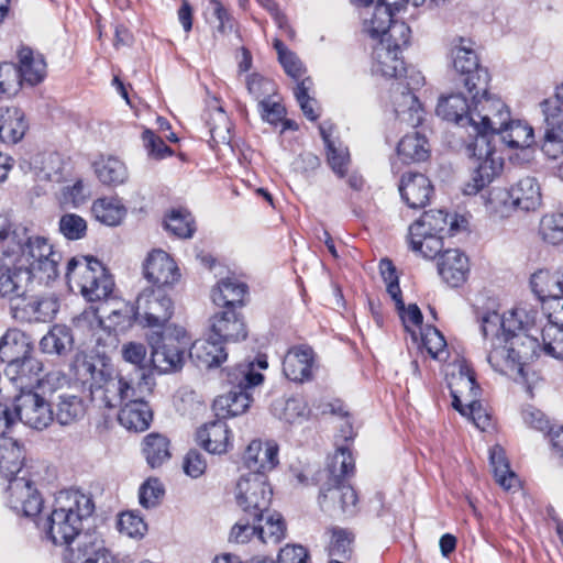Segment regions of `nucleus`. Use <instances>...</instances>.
I'll use <instances>...</instances> for the list:
<instances>
[{"label":"nucleus","mask_w":563,"mask_h":563,"mask_svg":"<svg viewBox=\"0 0 563 563\" xmlns=\"http://www.w3.org/2000/svg\"><path fill=\"white\" fill-rule=\"evenodd\" d=\"M538 311L527 306L504 314L488 311L479 318L486 361L495 372L527 382L526 366L537 355L538 340L530 333Z\"/></svg>","instance_id":"f257e3e1"},{"label":"nucleus","mask_w":563,"mask_h":563,"mask_svg":"<svg viewBox=\"0 0 563 563\" xmlns=\"http://www.w3.org/2000/svg\"><path fill=\"white\" fill-rule=\"evenodd\" d=\"M509 115L510 111L500 98L490 93L473 97L468 129L476 137L467 150L476 158L477 166L463 188L465 195H476L499 175L503 159L492 145L490 137L508 123Z\"/></svg>","instance_id":"f03ea898"},{"label":"nucleus","mask_w":563,"mask_h":563,"mask_svg":"<svg viewBox=\"0 0 563 563\" xmlns=\"http://www.w3.org/2000/svg\"><path fill=\"white\" fill-rule=\"evenodd\" d=\"M70 372L91 400L112 409L122 406L131 397H145L152 393L153 382L148 375L139 372V382L115 375L113 368L102 360L77 354Z\"/></svg>","instance_id":"7ed1b4c3"},{"label":"nucleus","mask_w":563,"mask_h":563,"mask_svg":"<svg viewBox=\"0 0 563 563\" xmlns=\"http://www.w3.org/2000/svg\"><path fill=\"white\" fill-rule=\"evenodd\" d=\"M95 511V504L89 495L79 490H63L55 498L49 516L40 526L46 532L47 538L56 545L70 544L77 538L76 543L85 534L82 522ZM86 536H88L86 533Z\"/></svg>","instance_id":"20e7f679"},{"label":"nucleus","mask_w":563,"mask_h":563,"mask_svg":"<svg viewBox=\"0 0 563 563\" xmlns=\"http://www.w3.org/2000/svg\"><path fill=\"white\" fill-rule=\"evenodd\" d=\"M66 278L76 286L88 301L109 299L114 282L107 268L96 258H71L67 264Z\"/></svg>","instance_id":"39448f33"},{"label":"nucleus","mask_w":563,"mask_h":563,"mask_svg":"<svg viewBox=\"0 0 563 563\" xmlns=\"http://www.w3.org/2000/svg\"><path fill=\"white\" fill-rule=\"evenodd\" d=\"M151 363L159 374H169L183 368L189 340L183 327L169 325L154 332L148 339Z\"/></svg>","instance_id":"423d86ee"},{"label":"nucleus","mask_w":563,"mask_h":563,"mask_svg":"<svg viewBox=\"0 0 563 563\" xmlns=\"http://www.w3.org/2000/svg\"><path fill=\"white\" fill-rule=\"evenodd\" d=\"M263 380L264 376L254 371L253 363H241L229 368L227 382L231 389L216 400V406L225 410L230 417L244 413L252 402L250 390L261 385Z\"/></svg>","instance_id":"0eeeda50"},{"label":"nucleus","mask_w":563,"mask_h":563,"mask_svg":"<svg viewBox=\"0 0 563 563\" xmlns=\"http://www.w3.org/2000/svg\"><path fill=\"white\" fill-rule=\"evenodd\" d=\"M402 73L406 74V82L400 80L391 86L394 110L400 122L416 128L422 122L424 111L413 90L423 86L424 77L415 68L405 67Z\"/></svg>","instance_id":"6e6552de"},{"label":"nucleus","mask_w":563,"mask_h":563,"mask_svg":"<svg viewBox=\"0 0 563 563\" xmlns=\"http://www.w3.org/2000/svg\"><path fill=\"white\" fill-rule=\"evenodd\" d=\"M273 490L264 474L242 475L236 483L235 499L239 507L254 521H263L268 510Z\"/></svg>","instance_id":"1a4fd4ad"},{"label":"nucleus","mask_w":563,"mask_h":563,"mask_svg":"<svg viewBox=\"0 0 563 563\" xmlns=\"http://www.w3.org/2000/svg\"><path fill=\"white\" fill-rule=\"evenodd\" d=\"M545 132L541 150L545 156L556 159L563 155V82L553 97L540 102Z\"/></svg>","instance_id":"9d476101"},{"label":"nucleus","mask_w":563,"mask_h":563,"mask_svg":"<svg viewBox=\"0 0 563 563\" xmlns=\"http://www.w3.org/2000/svg\"><path fill=\"white\" fill-rule=\"evenodd\" d=\"M62 255L43 236L29 239L25 246L23 265L30 272V280L37 276L41 280L49 283L58 276V264Z\"/></svg>","instance_id":"9b49d317"},{"label":"nucleus","mask_w":563,"mask_h":563,"mask_svg":"<svg viewBox=\"0 0 563 563\" xmlns=\"http://www.w3.org/2000/svg\"><path fill=\"white\" fill-rule=\"evenodd\" d=\"M139 322L150 328L164 327L174 313V303L163 288H146L136 299Z\"/></svg>","instance_id":"f8f14e48"},{"label":"nucleus","mask_w":563,"mask_h":563,"mask_svg":"<svg viewBox=\"0 0 563 563\" xmlns=\"http://www.w3.org/2000/svg\"><path fill=\"white\" fill-rule=\"evenodd\" d=\"M14 413L25 426L43 430L54 420V411L49 402L34 390L20 393L14 398Z\"/></svg>","instance_id":"ddd939ff"},{"label":"nucleus","mask_w":563,"mask_h":563,"mask_svg":"<svg viewBox=\"0 0 563 563\" xmlns=\"http://www.w3.org/2000/svg\"><path fill=\"white\" fill-rule=\"evenodd\" d=\"M8 504L19 515L27 518L37 516L43 507V499L33 482L25 476L9 481Z\"/></svg>","instance_id":"4468645a"},{"label":"nucleus","mask_w":563,"mask_h":563,"mask_svg":"<svg viewBox=\"0 0 563 563\" xmlns=\"http://www.w3.org/2000/svg\"><path fill=\"white\" fill-rule=\"evenodd\" d=\"M504 196L510 199L512 207L522 211H534L542 202L541 187L538 179L533 176L520 178L508 191L494 189L490 191L489 202L495 203Z\"/></svg>","instance_id":"2eb2a0df"},{"label":"nucleus","mask_w":563,"mask_h":563,"mask_svg":"<svg viewBox=\"0 0 563 563\" xmlns=\"http://www.w3.org/2000/svg\"><path fill=\"white\" fill-rule=\"evenodd\" d=\"M29 239L26 227L0 216V254L3 256V261L11 264H23Z\"/></svg>","instance_id":"dca6fc26"},{"label":"nucleus","mask_w":563,"mask_h":563,"mask_svg":"<svg viewBox=\"0 0 563 563\" xmlns=\"http://www.w3.org/2000/svg\"><path fill=\"white\" fill-rule=\"evenodd\" d=\"M13 317L25 322H47L51 321L58 311V302L56 299L48 297H26L11 302Z\"/></svg>","instance_id":"f3484780"},{"label":"nucleus","mask_w":563,"mask_h":563,"mask_svg":"<svg viewBox=\"0 0 563 563\" xmlns=\"http://www.w3.org/2000/svg\"><path fill=\"white\" fill-rule=\"evenodd\" d=\"M145 278L156 285V288L172 286L180 277L179 269L174 260L164 251L155 250L148 254L144 264Z\"/></svg>","instance_id":"a211bd4d"},{"label":"nucleus","mask_w":563,"mask_h":563,"mask_svg":"<svg viewBox=\"0 0 563 563\" xmlns=\"http://www.w3.org/2000/svg\"><path fill=\"white\" fill-rule=\"evenodd\" d=\"M64 563H119V560L93 536H85L76 548H69L64 555Z\"/></svg>","instance_id":"6ab92c4d"},{"label":"nucleus","mask_w":563,"mask_h":563,"mask_svg":"<svg viewBox=\"0 0 563 563\" xmlns=\"http://www.w3.org/2000/svg\"><path fill=\"white\" fill-rule=\"evenodd\" d=\"M209 329L212 336L225 342H238L245 340L247 329L243 316L235 309H224L214 313L209 320Z\"/></svg>","instance_id":"aec40b11"},{"label":"nucleus","mask_w":563,"mask_h":563,"mask_svg":"<svg viewBox=\"0 0 563 563\" xmlns=\"http://www.w3.org/2000/svg\"><path fill=\"white\" fill-rule=\"evenodd\" d=\"M452 396V406L461 415H466V409H462V405L467 399H475L479 395V386L476 383L473 369L465 363L457 364V373H453L449 382Z\"/></svg>","instance_id":"412c9836"},{"label":"nucleus","mask_w":563,"mask_h":563,"mask_svg":"<svg viewBox=\"0 0 563 563\" xmlns=\"http://www.w3.org/2000/svg\"><path fill=\"white\" fill-rule=\"evenodd\" d=\"M249 474H264L278 464V445L273 441L253 440L243 455Z\"/></svg>","instance_id":"4be33fe9"},{"label":"nucleus","mask_w":563,"mask_h":563,"mask_svg":"<svg viewBox=\"0 0 563 563\" xmlns=\"http://www.w3.org/2000/svg\"><path fill=\"white\" fill-rule=\"evenodd\" d=\"M30 272L23 264H11L0 260V297L13 302L26 295Z\"/></svg>","instance_id":"5701e85b"},{"label":"nucleus","mask_w":563,"mask_h":563,"mask_svg":"<svg viewBox=\"0 0 563 563\" xmlns=\"http://www.w3.org/2000/svg\"><path fill=\"white\" fill-rule=\"evenodd\" d=\"M438 273L451 287L463 285L470 274L468 257L459 249H448L438 258Z\"/></svg>","instance_id":"b1692460"},{"label":"nucleus","mask_w":563,"mask_h":563,"mask_svg":"<svg viewBox=\"0 0 563 563\" xmlns=\"http://www.w3.org/2000/svg\"><path fill=\"white\" fill-rule=\"evenodd\" d=\"M313 366V350L307 345H299L291 347L285 355L283 372L288 379L303 383L311 379Z\"/></svg>","instance_id":"393cba45"},{"label":"nucleus","mask_w":563,"mask_h":563,"mask_svg":"<svg viewBox=\"0 0 563 563\" xmlns=\"http://www.w3.org/2000/svg\"><path fill=\"white\" fill-rule=\"evenodd\" d=\"M530 287L539 300L551 299L560 308L563 303V271L551 273L547 268L536 271L530 277ZM553 310V307H551Z\"/></svg>","instance_id":"a878e982"},{"label":"nucleus","mask_w":563,"mask_h":563,"mask_svg":"<svg viewBox=\"0 0 563 563\" xmlns=\"http://www.w3.org/2000/svg\"><path fill=\"white\" fill-rule=\"evenodd\" d=\"M399 191L405 202L412 209L423 208L433 192L431 181L420 173H406L402 175Z\"/></svg>","instance_id":"bb28decb"},{"label":"nucleus","mask_w":563,"mask_h":563,"mask_svg":"<svg viewBox=\"0 0 563 563\" xmlns=\"http://www.w3.org/2000/svg\"><path fill=\"white\" fill-rule=\"evenodd\" d=\"M43 364L36 357L30 355L19 362L7 365L5 376L15 385L20 391L33 390L40 383Z\"/></svg>","instance_id":"cd10ccee"},{"label":"nucleus","mask_w":563,"mask_h":563,"mask_svg":"<svg viewBox=\"0 0 563 563\" xmlns=\"http://www.w3.org/2000/svg\"><path fill=\"white\" fill-rule=\"evenodd\" d=\"M460 229L456 217L449 221V214L443 210H429L416 220L410 227V234L421 236L427 233H437L443 235L445 232L453 235Z\"/></svg>","instance_id":"c85d7f7f"},{"label":"nucleus","mask_w":563,"mask_h":563,"mask_svg":"<svg viewBox=\"0 0 563 563\" xmlns=\"http://www.w3.org/2000/svg\"><path fill=\"white\" fill-rule=\"evenodd\" d=\"M190 358L199 367L212 368L220 366L228 357L223 342L209 333L208 339L196 340L189 350Z\"/></svg>","instance_id":"c756f323"},{"label":"nucleus","mask_w":563,"mask_h":563,"mask_svg":"<svg viewBox=\"0 0 563 563\" xmlns=\"http://www.w3.org/2000/svg\"><path fill=\"white\" fill-rule=\"evenodd\" d=\"M144 398L131 397L122 405L118 420L125 429L142 432L150 427L153 415Z\"/></svg>","instance_id":"7c9ffc66"},{"label":"nucleus","mask_w":563,"mask_h":563,"mask_svg":"<svg viewBox=\"0 0 563 563\" xmlns=\"http://www.w3.org/2000/svg\"><path fill=\"white\" fill-rule=\"evenodd\" d=\"M334 126L331 122H323L319 125L321 137L327 148V161L333 173L343 178L347 174L350 165V153L347 147L332 140Z\"/></svg>","instance_id":"2f4dec72"},{"label":"nucleus","mask_w":563,"mask_h":563,"mask_svg":"<svg viewBox=\"0 0 563 563\" xmlns=\"http://www.w3.org/2000/svg\"><path fill=\"white\" fill-rule=\"evenodd\" d=\"M30 336L18 329H9L0 340V360L7 365L26 358L32 353Z\"/></svg>","instance_id":"473e14b6"},{"label":"nucleus","mask_w":563,"mask_h":563,"mask_svg":"<svg viewBox=\"0 0 563 563\" xmlns=\"http://www.w3.org/2000/svg\"><path fill=\"white\" fill-rule=\"evenodd\" d=\"M548 320L542 329L543 350L548 355L563 360V302L549 312Z\"/></svg>","instance_id":"72a5a7b5"},{"label":"nucleus","mask_w":563,"mask_h":563,"mask_svg":"<svg viewBox=\"0 0 563 563\" xmlns=\"http://www.w3.org/2000/svg\"><path fill=\"white\" fill-rule=\"evenodd\" d=\"M20 82H26L35 86L46 77V63L40 53H35L30 47H22L18 52Z\"/></svg>","instance_id":"f704fd0d"},{"label":"nucleus","mask_w":563,"mask_h":563,"mask_svg":"<svg viewBox=\"0 0 563 563\" xmlns=\"http://www.w3.org/2000/svg\"><path fill=\"white\" fill-rule=\"evenodd\" d=\"M197 442L209 453H225L230 443V431L221 420L206 423L197 431Z\"/></svg>","instance_id":"c9c22d12"},{"label":"nucleus","mask_w":563,"mask_h":563,"mask_svg":"<svg viewBox=\"0 0 563 563\" xmlns=\"http://www.w3.org/2000/svg\"><path fill=\"white\" fill-rule=\"evenodd\" d=\"M27 130L24 112L16 107L0 109V141L7 144L20 142Z\"/></svg>","instance_id":"e433bc0d"},{"label":"nucleus","mask_w":563,"mask_h":563,"mask_svg":"<svg viewBox=\"0 0 563 563\" xmlns=\"http://www.w3.org/2000/svg\"><path fill=\"white\" fill-rule=\"evenodd\" d=\"M246 294V284L235 278H224L212 288L211 298L217 306L224 309H234L244 305Z\"/></svg>","instance_id":"4c0bfd02"},{"label":"nucleus","mask_w":563,"mask_h":563,"mask_svg":"<svg viewBox=\"0 0 563 563\" xmlns=\"http://www.w3.org/2000/svg\"><path fill=\"white\" fill-rule=\"evenodd\" d=\"M470 106L462 93H453L448 97H441L437 106V114L443 120L452 121L457 125L468 129Z\"/></svg>","instance_id":"58836bf2"},{"label":"nucleus","mask_w":563,"mask_h":563,"mask_svg":"<svg viewBox=\"0 0 563 563\" xmlns=\"http://www.w3.org/2000/svg\"><path fill=\"white\" fill-rule=\"evenodd\" d=\"M25 459L24 450L12 438H0V476L8 481L18 477Z\"/></svg>","instance_id":"ea45409f"},{"label":"nucleus","mask_w":563,"mask_h":563,"mask_svg":"<svg viewBox=\"0 0 563 563\" xmlns=\"http://www.w3.org/2000/svg\"><path fill=\"white\" fill-rule=\"evenodd\" d=\"M373 73L387 78H400L405 64L399 56V51L386 46L385 43H378L374 48Z\"/></svg>","instance_id":"a19ab883"},{"label":"nucleus","mask_w":563,"mask_h":563,"mask_svg":"<svg viewBox=\"0 0 563 563\" xmlns=\"http://www.w3.org/2000/svg\"><path fill=\"white\" fill-rule=\"evenodd\" d=\"M362 15L364 19L363 30L372 38L382 37L394 21L390 5L383 0H377L373 8L365 9Z\"/></svg>","instance_id":"79ce46f5"},{"label":"nucleus","mask_w":563,"mask_h":563,"mask_svg":"<svg viewBox=\"0 0 563 563\" xmlns=\"http://www.w3.org/2000/svg\"><path fill=\"white\" fill-rule=\"evenodd\" d=\"M54 419L62 426L75 423L86 413L84 399L69 393L58 394L54 401Z\"/></svg>","instance_id":"37998d69"},{"label":"nucleus","mask_w":563,"mask_h":563,"mask_svg":"<svg viewBox=\"0 0 563 563\" xmlns=\"http://www.w3.org/2000/svg\"><path fill=\"white\" fill-rule=\"evenodd\" d=\"M501 141L511 148L530 151L536 144L533 128L527 122L509 119L508 123L497 131Z\"/></svg>","instance_id":"c03bdc74"},{"label":"nucleus","mask_w":563,"mask_h":563,"mask_svg":"<svg viewBox=\"0 0 563 563\" xmlns=\"http://www.w3.org/2000/svg\"><path fill=\"white\" fill-rule=\"evenodd\" d=\"M91 212L97 221L115 227L125 218L126 208L117 197H103L93 201Z\"/></svg>","instance_id":"a18cd8bd"},{"label":"nucleus","mask_w":563,"mask_h":563,"mask_svg":"<svg viewBox=\"0 0 563 563\" xmlns=\"http://www.w3.org/2000/svg\"><path fill=\"white\" fill-rule=\"evenodd\" d=\"M272 412L279 420L286 423H301L307 420L309 416V408L307 402L299 397H292L288 399H276L272 404Z\"/></svg>","instance_id":"49530a36"},{"label":"nucleus","mask_w":563,"mask_h":563,"mask_svg":"<svg viewBox=\"0 0 563 563\" xmlns=\"http://www.w3.org/2000/svg\"><path fill=\"white\" fill-rule=\"evenodd\" d=\"M71 345V331L63 324L53 325L40 341L41 351L51 355H64L70 351Z\"/></svg>","instance_id":"de8ad7c7"},{"label":"nucleus","mask_w":563,"mask_h":563,"mask_svg":"<svg viewBox=\"0 0 563 563\" xmlns=\"http://www.w3.org/2000/svg\"><path fill=\"white\" fill-rule=\"evenodd\" d=\"M93 166L98 179L108 186L122 185L129 177L124 163L113 156L102 157Z\"/></svg>","instance_id":"09e8293b"},{"label":"nucleus","mask_w":563,"mask_h":563,"mask_svg":"<svg viewBox=\"0 0 563 563\" xmlns=\"http://www.w3.org/2000/svg\"><path fill=\"white\" fill-rule=\"evenodd\" d=\"M31 166L38 180L59 181L64 163L57 153H43L32 158Z\"/></svg>","instance_id":"8fccbe9b"},{"label":"nucleus","mask_w":563,"mask_h":563,"mask_svg":"<svg viewBox=\"0 0 563 563\" xmlns=\"http://www.w3.org/2000/svg\"><path fill=\"white\" fill-rule=\"evenodd\" d=\"M489 463L496 482L505 489H511L518 485L517 475L510 470L505 450L499 444L489 450Z\"/></svg>","instance_id":"3c124183"},{"label":"nucleus","mask_w":563,"mask_h":563,"mask_svg":"<svg viewBox=\"0 0 563 563\" xmlns=\"http://www.w3.org/2000/svg\"><path fill=\"white\" fill-rule=\"evenodd\" d=\"M397 153L406 163L424 161L429 156L428 141L419 132H412L399 141Z\"/></svg>","instance_id":"603ef678"},{"label":"nucleus","mask_w":563,"mask_h":563,"mask_svg":"<svg viewBox=\"0 0 563 563\" xmlns=\"http://www.w3.org/2000/svg\"><path fill=\"white\" fill-rule=\"evenodd\" d=\"M142 451L152 468L161 466L170 457L169 441L158 433H150L144 438Z\"/></svg>","instance_id":"864d4df0"},{"label":"nucleus","mask_w":563,"mask_h":563,"mask_svg":"<svg viewBox=\"0 0 563 563\" xmlns=\"http://www.w3.org/2000/svg\"><path fill=\"white\" fill-rule=\"evenodd\" d=\"M470 44L471 42L463 37H457L452 41V64L454 69L462 76L479 65L477 55Z\"/></svg>","instance_id":"5fc2aeb1"},{"label":"nucleus","mask_w":563,"mask_h":563,"mask_svg":"<svg viewBox=\"0 0 563 563\" xmlns=\"http://www.w3.org/2000/svg\"><path fill=\"white\" fill-rule=\"evenodd\" d=\"M208 109L207 124L209 125L212 139L214 141L229 142L231 123L223 108L219 104L218 99L213 98L210 100Z\"/></svg>","instance_id":"6e6d98bb"},{"label":"nucleus","mask_w":563,"mask_h":563,"mask_svg":"<svg viewBox=\"0 0 563 563\" xmlns=\"http://www.w3.org/2000/svg\"><path fill=\"white\" fill-rule=\"evenodd\" d=\"M410 249L420 254L424 258L433 260L444 252L443 251V238L437 233H427L421 236L415 234H408Z\"/></svg>","instance_id":"4d7b16f0"},{"label":"nucleus","mask_w":563,"mask_h":563,"mask_svg":"<svg viewBox=\"0 0 563 563\" xmlns=\"http://www.w3.org/2000/svg\"><path fill=\"white\" fill-rule=\"evenodd\" d=\"M354 467V459L349 449L343 446L339 448L328 465L329 479L338 484L340 481H343L345 476L352 474Z\"/></svg>","instance_id":"13d9d810"},{"label":"nucleus","mask_w":563,"mask_h":563,"mask_svg":"<svg viewBox=\"0 0 563 563\" xmlns=\"http://www.w3.org/2000/svg\"><path fill=\"white\" fill-rule=\"evenodd\" d=\"M542 240L552 245H563V212L545 214L540 221Z\"/></svg>","instance_id":"bf43d9fd"},{"label":"nucleus","mask_w":563,"mask_h":563,"mask_svg":"<svg viewBox=\"0 0 563 563\" xmlns=\"http://www.w3.org/2000/svg\"><path fill=\"white\" fill-rule=\"evenodd\" d=\"M265 523L257 527V537L264 543H278L285 538L286 526L279 514L263 518Z\"/></svg>","instance_id":"052dcab7"},{"label":"nucleus","mask_w":563,"mask_h":563,"mask_svg":"<svg viewBox=\"0 0 563 563\" xmlns=\"http://www.w3.org/2000/svg\"><path fill=\"white\" fill-rule=\"evenodd\" d=\"M165 225L168 231L183 239L191 238L196 230L191 214L184 209L173 210Z\"/></svg>","instance_id":"680f3d73"},{"label":"nucleus","mask_w":563,"mask_h":563,"mask_svg":"<svg viewBox=\"0 0 563 563\" xmlns=\"http://www.w3.org/2000/svg\"><path fill=\"white\" fill-rule=\"evenodd\" d=\"M246 88L251 96L261 103L264 99H269L277 93L275 82L257 73H253L246 78Z\"/></svg>","instance_id":"e2e57ef3"},{"label":"nucleus","mask_w":563,"mask_h":563,"mask_svg":"<svg viewBox=\"0 0 563 563\" xmlns=\"http://www.w3.org/2000/svg\"><path fill=\"white\" fill-rule=\"evenodd\" d=\"M113 305L108 319L114 327L125 329L131 327L134 321H139L136 306L121 300L114 301Z\"/></svg>","instance_id":"0e129e2a"},{"label":"nucleus","mask_w":563,"mask_h":563,"mask_svg":"<svg viewBox=\"0 0 563 563\" xmlns=\"http://www.w3.org/2000/svg\"><path fill=\"white\" fill-rule=\"evenodd\" d=\"M311 87L312 80L309 77L303 78L298 81L294 93L306 118L316 121L319 118V113L314 109L316 100L309 96Z\"/></svg>","instance_id":"69168bd1"},{"label":"nucleus","mask_w":563,"mask_h":563,"mask_svg":"<svg viewBox=\"0 0 563 563\" xmlns=\"http://www.w3.org/2000/svg\"><path fill=\"white\" fill-rule=\"evenodd\" d=\"M464 86L473 97L488 93L489 74L486 68L476 66L470 73L463 75Z\"/></svg>","instance_id":"338daca9"},{"label":"nucleus","mask_w":563,"mask_h":563,"mask_svg":"<svg viewBox=\"0 0 563 563\" xmlns=\"http://www.w3.org/2000/svg\"><path fill=\"white\" fill-rule=\"evenodd\" d=\"M409 37V26L405 22L394 20L379 43H385L386 46L390 45V48L400 52V47L408 44Z\"/></svg>","instance_id":"774afa93"}]
</instances>
